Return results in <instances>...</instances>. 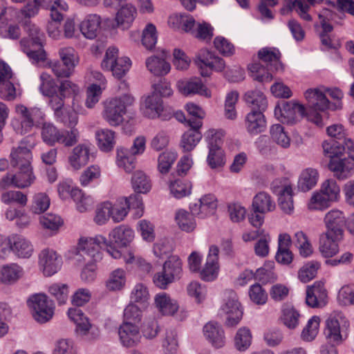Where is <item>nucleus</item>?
Returning <instances> with one entry per match:
<instances>
[{"mask_svg":"<svg viewBox=\"0 0 354 354\" xmlns=\"http://www.w3.org/2000/svg\"><path fill=\"white\" fill-rule=\"evenodd\" d=\"M258 57L266 69L261 63L252 64L250 66L252 77L259 82H269L272 80V73L282 68L280 54L270 48H263L259 51Z\"/></svg>","mask_w":354,"mask_h":354,"instance_id":"f257e3e1","label":"nucleus"},{"mask_svg":"<svg viewBox=\"0 0 354 354\" xmlns=\"http://www.w3.org/2000/svg\"><path fill=\"white\" fill-rule=\"evenodd\" d=\"M135 102V98L130 94H124L108 101L104 105V119L113 127L120 125L124 120L127 109Z\"/></svg>","mask_w":354,"mask_h":354,"instance_id":"f03ea898","label":"nucleus"},{"mask_svg":"<svg viewBox=\"0 0 354 354\" xmlns=\"http://www.w3.org/2000/svg\"><path fill=\"white\" fill-rule=\"evenodd\" d=\"M15 113L19 121L12 122L15 131L21 135L29 133L33 127L43 119L44 114L37 107H27L19 104L15 106Z\"/></svg>","mask_w":354,"mask_h":354,"instance_id":"7ed1b4c3","label":"nucleus"},{"mask_svg":"<svg viewBox=\"0 0 354 354\" xmlns=\"http://www.w3.org/2000/svg\"><path fill=\"white\" fill-rule=\"evenodd\" d=\"M118 49L114 46L109 47L102 61V68L107 71H111L113 75L120 79L123 77L129 70L131 62L127 57H119Z\"/></svg>","mask_w":354,"mask_h":354,"instance_id":"20e7f679","label":"nucleus"},{"mask_svg":"<svg viewBox=\"0 0 354 354\" xmlns=\"http://www.w3.org/2000/svg\"><path fill=\"white\" fill-rule=\"evenodd\" d=\"M28 304L32 310L34 319L39 323L48 322L54 315L53 301L44 294H37L31 297Z\"/></svg>","mask_w":354,"mask_h":354,"instance_id":"39448f33","label":"nucleus"},{"mask_svg":"<svg viewBox=\"0 0 354 354\" xmlns=\"http://www.w3.org/2000/svg\"><path fill=\"white\" fill-rule=\"evenodd\" d=\"M221 311L227 315L225 324L228 327L236 326L242 319L243 310L234 291L232 290L225 291Z\"/></svg>","mask_w":354,"mask_h":354,"instance_id":"423d86ee","label":"nucleus"},{"mask_svg":"<svg viewBox=\"0 0 354 354\" xmlns=\"http://www.w3.org/2000/svg\"><path fill=\"white\" fill-rule=\"evenodd\" d=\"M325 93H327L332 98L340 100L343 97L342 91L337 88H309L306 91L304 95L308 103L315 110L325 111L329 108L330 102L326 97Z\"/></svg>","mask_w":354,"mask_h":354,"instance_id":"0eeeda50","label":"nucleus"},{"mask_svg":"<svg viewBox=\"0 0 354 354\" xmlns=\"http://www.w3.org/2000/svg\"><path fill=\"white\" fill-rule=\"evenodd\" d=\"M140 109L142 114L150 119L159 118L166 121L173 116L171 111L164 108L162 100L156 93H152L144 98Z\"/></svg>","mask_w":354,"mask_h":354,"instance_id":"6e6552de","label":"nucleus"},{"mask_svg":"<svg viewBox=\"0 0 354 354\" xmlns=\"http://www.w3.org/2000/svg\"><path fill=\"white\" fill-rule=\"evenodd\" d=\"M195 63L203 77L210 75L211 71L221 72L225 67V61L207 49L203 48L196 55Z\"/></svg>","mask_w":354,"mask_h":354,"instance_id":"1a4fd4ad","label":"nucleus"},{"mask_svg":"<svg viewBox=\"0 0 354 354\" xmlns=\"http://www.w3.org/2000/svg\"><path fill=\"white\" fill-rule=\"evenodd\" d=\"M208 142L209 154L207 162L212 169H216L224 165V153L221 148L222 144L221 133L214 129H209L206 133Z\"/></svg>","mask_w":354,"mask_h":354,"instance_id":"9d476101","label":"nucleus"},{"mask_svg":"<svg viewBox=\"0 0 354 354\" xmlns=\"http://www.w3.org/2000/svg\"><path fill=\"white\" fill-rule=\"evenodd\" d=\"M35 145L32 137L24 138L17 147H12L10 154L11 165L13 167L28 168L32 160L31 149Z\"/></svg>","mask_w":354,"mask_h":354,"instance_id":"9b49d317","label":"nucleus"},{"mask_svg":"<svg viewBox=\"0 0 354 354\" xmlns=\"http://www.w3.org/2000/svg\"><path fill=\"white\" fill-rule=\"evenodd\" d=\"M275 117L282 123L294 124L306 116L304 106L294 101L286 102L274 109Z\"/></svg>","mask_w":354,"mask_h":354,"instance_id":"f8f14e48","label":"nucleus"},{"mask_svg":"<svg viewBox=\"0 0 354 354\" xmlns=\"http://www.w3.org/2000/svg\"><path fill=\"white\" fill-rule=\"evenodd\" d=\"M176 86L179 93L184 96L199 95L207 98L211 97L210 91L203 83L201 78L197 77L180 80Z\"/></svg>","mask_w":354,"mask_h":354,"instance_id":"ddd939ff","label":"nucleus"},{"mask_svg":"<svg viewBox=\"0 0 354 354\" xmlns=\"http://www.w3.org/2000/svg\"><path fill=\"white\" fill-rule=\"evenodd\" d=\"M104 245H107V240L101 235L96 236L94 238H88L84 240L80 239L78 245V253L85 259V255L97 261L101 259L100 249L104 248Z\"/></svg>","mask_w":354,"mask_h":354,"instance_id":"4468645a","label":"nucleus"},{"mask_svg":"<svg viewBox=\"0 0 354 354\" xmlns=\"http://www.w3.org/2000/svg\"><path fill=\"white\" fill-rule=\"evenodd\" d=\"M324 335L328 344L339 345L347 337L346 326H342L336 317L330 316L326 321Z\"/></svg>","mask_w":354,"mask_h":354,"instance_id":"2eb2a0df","label":"nucleus"},{"mask_svg":"<svg viewBox=\"0 0 354 354\" xmlns=\"http://www.w3.org/2000/svg\"><path fill=\"white\" fill-rule=\"evenodd\" d=\"M186 122L190 128L183 134L180 147L184 151H190L194 149L202 138V133L199 130L203 122L200 120H187Z\"/></svg>","mask_w":354,"mask_h":354,"instance_id":"dca6fc26","label":"nucleus"},{"mask_svg":"<svg viewBox=\"0 0 354 354\" xmlns=\"http://www.w3.org/2000/svg\"><path fill=\"white\" fill-rule=\"evenodd\" d=\"M39 263L45 276L50 277L61 268L62 261L56 252L53 250H43L39 256Z\"/></svg>","mask_w":354,"mask_h":354,"instance_id":"f3484780","label":"nucleus"},{"mask_svg":"<svg viewBox=\"0 0 354 354\" xmlns=\"http://www.w3.org/2000/svg\"><path fill=\"white\" fill-rule=\"evenodd\" d=\"M306 293V303L311 308H322L327 303V291L322 281L308 286Z\"/></svg>","mask_w":354,"mask_h":354,"instance_id":"a211bd4d","label":"nucleus"},{"mask_svg":"<svg viewBox=\"0 0 354 354\" xmlns=\"http://www.w3.org/2000/svg\"><path fill=\"white\" fill-rule=\"evenodd\" d=\"M218 252L217 246L211 245L209 247L206 263L200 271V277L203 281H212L217 277L219 270Z\"/></svg>","mask_w":354,"mask_h":354,"instance_id":"6ab92c4d","label":"nucleus"},{"mask_svg":"<svg viewBox=\"0 0 354 354\" xmlns=\"http://www.w3.org/2000/svg\"><path fill=\"white\" fill-rule=\"evenodd\" d=\"M121 344L125 347H133L138 344L141 339L140 329L132 322H123L118 328Z\"/></svg>","mask_w":354,"mask_h":354,"instance_id":"aec40b11","label":"nucleus"},{"mask_svg":"<svg viewBox=\"0 0 354 354\" xmlns=\"http://www.w3.org/2000/svg\"><path fill=\"white\" fill-rule=\"evenodd\" d=\"M342 234L328 231L320 235L319 250L324 257H332L339 252L337 243L342 239Z\"/></svg>","mask_w":354,"mask_h":354,"instance_id":"412c9836","label":"nucleus"},{"mask_svg":"<svg viewBox=\"0 0 354 354\" xmlns=\"http://www.w3.org/2000/svg\"><path fill=\"white\" fill-rule=\"evenodd\" d=\"M203 333L205 338L215 348H221L225 345V333L219 324L213 322L207 323L203 327Z\"/></svg>","mask_w":354,"mask_h":354,"instance_id":"4be33fe9","label":"nucleus"},{"mask_svg":"<svg viewBox=\"0 0 354 354\" xmlns=\"http://www.w3.org/2000/svg\"><path fill=\"white\" fill-rule=\"evenodd\" d=\"M91 150L86 144H80L75 147L68 156V162L75 170H79L89 162Z\"/></svg>","mask_w":354,"mask_h":354,"instance_id":"5701e85b","label":"nucleus"},{"mask_svg":"<svg viewBox=\"0 0 354 354\" xmlns=\"http://www.w3.org/2000/svg\"><path fill=\"white\" fill-rule=\"evenodd\" d=\"M263 111L252 110L245 117V127L251 135L263 132L266 127V120Z\"/></svg>","mask_w":354,"mask_h":354,"instance_id":"b1692460","label":"nucleus"},{"mask_svg":"<svg viewBox=\"0 0 354 354\" xmlns=\"http://www.w3.org/2000/svg\"><path fill=\"white\" fill-rule=\"evenodd\" d=\"M273 192L278 195L279 206L287 214H290L294 209L292 189L290 185L281 187H272Z\"/></svg>","mask_w":354,"mask_h":354,"instance_id":"393cba45","label":"nucleus"},{"mask_svg":"<svg viewBox=\"0 0 354 354\" xmlns=\"http://www.w3.org/2000/svg\"><path fill=\"white\" fill-rule=\"evenodd\" d=\"M24 269L17 263L5 265L0 268V283L12 285L23 277Z\"/></svg>","mask_w":354,"mask_h":354,"instance_id":"a878e982","label":"nucleus"},{"mask_svg":"<svg viewBox=\"0 0 354 354\" xmlns=\"http://www.w3.org/2000/svg\"><path fill=\"white\" fill-rule=\"evenodd\" d=\"M324 222L326 231L343 235V227L346 224V220L342 212L338 209L330 210L326 214Z\"/></svg>","mask_w":354,"mask_h":354,"instance_id":"bb28decb","label":"nucleus"},{"mask_svg":"<svg viewBox=\"0 0 354 354\" xmlns=\"http://www.w3.org/2000/svg\"><path fill=\"white\" fill-rule=\"evenodd\" d=\"M276 204L271 196L266 192H261L257 194L252 201V211L256 213L265 214L275 209Z\"/></svg>","mask_w":354,"mask_h":354,"instance_id":"cd10ccee","label":"nucleus"},{"mask_svg":"<svg viewBox=\"0 0 354 354\" xmlns=\"http://www.w3.org/2000/svg\"><path fill=\"white\" fill-rule=\"evenodd\" d=\"M137 12L131 4L125 3L120 7L115 16L117 27L126 30L130 28L134 21Z\"/></svg>","mask_w":354,"mask_h":354,"instance_id":"c85d7f7f","label":"nucleus"},{"mask_svg":"<svg viewBox=\"0 0 354 354\" xmlns=\"http://www.w3.org/2000/svg\"><path fill=\"white\" fill-rule=\"evenodd\" d=\"M101 18L95 14L88 15L80 24V31L87 39L95 38L100 30Z\"/></svg>","mask_w":354,"mask_h":354,"instance_id":"c756f323","label":"nucleus"},{"mask_svg":"<svg viewBox=\"0 0 354 354\" xmlns=\"http://www.w3.org/2000/svg\"><path fill=\"white\" fill-rule=\"evenodd\" d=\"M133 236V231L126 225L116 227L109 234L110 241L120 247H126Z\"/></svg>","mask_w":354,"mask_h":354,"instance_id":"7c9ffc66","label":"nucleus"},{"mask_svg":"<svg viewBox=\"0 0 354 354\" xmlns=\"http://www.w3.org/2000/svg\"><path fill=\"white\" fill-rule=\"evenodd\" d=\"M327 133L330 138L344 141L346 146L348 157L354 160V141L350 138H346L343 126L341 124H333L327 128Z\"/></svg>","mask_w":354,"mask_h":354,"instance_id":"2f4dec72","label":"nucleus"},{"mask_svg":"<svg viewBox=\"0 0 354 354\" xmlns=\"http://www.w3.org/2000/svg\"><path fill=\"white\" fill-rule=\"evenodd\" d=\"M155 304L159 311L164 315H174L179 308L177 301L165 292L156 295Z\"/></svg>","mask_w":354,"mask_h":354,"instance_id":"473e14b6","label":"nucleus"},{"mask_svg":"<svg viewBox=\"0 0 354 354\" xmlns=\"http://www.w3.org/2000/svg\"><path fill=\"white\" fill-rule=\"evenodd\" d=\"M131 183L133 189L137 194H147L152 187L150 178L140 170L133 174Z\"/></svg>","mask_w":354,"mask_h":354,"instance_id":"72a5a7b5","label":"nucleus"},{"mask_svg":"<svg viewBox=\"0 0 354 354\" xmlns=\"http://www.w3.org/2000/svg\"><path fill=\"white\" fill-rule=\"evenodd\" d=\"M44 7L49 9L51 21L60 24L64 19L63 12L68 10L67 3L63 0H44Z\"/></svg>","mask_w":354,"mask_h":354,"instance_id":"f704fd0d","label":"nucleus"},{"mask_svg":"<svg viewBox=\"0 0 354 354\" xmlns=\"http://www.w3.org/2000/svg\"><path fill=\"white\" fill-rule=\"evenodd\" d=\"M319 174L317 169L307 168L304 170L298 181V188L302 192H308L313 189L317 184Z\"/></svg>","mask_w":354,"mask_h":354,"instance_id":"c9c22d12","label":"nucleus"},{"mask_svg":"<svg viewBox=\"0 0 354 354\" xmlns=\"http://www.w3.org/2000/svg\"><path fill=\"white\" fill-rule=\"evenodd\" d=\"M12 252L20 258H29L33 252L32 245L25 238L20 236L11 237Z\"/></svg>","mask_w":354,"mask_h":354,"instance_id":"e433bc0d","label":"nucleus"},{"mask_svg":"<svg viewBox=\"0 0 354 354\" xmlns=\"http://www.w3.org/2000/svg\"><path fill=\"white\" fill-rule=\"evenodd\" d=\"M95 137L97 146L100 150L107 152L111 151L115 144V132L108 129H102L96 131Z\"/></svg>","mask_w":354,"mask_h":354,"instance_id":"4c0bfd02","label":"nucleus"},{"mask_svg":"<svg viewBox=\"0 0 354 354\" xmlns=\"http://www.w3.org/2000/svg\"><path fill=\"white\" fill-rule=\"evenodd\" d=\"M244 100L252 110L266 111L268 102L264 94L260 91H250L245 93Z\"/></svg>","mask_w":354,"mask_h":354,"instance_id":"58836bf2","label":"nucleus"},{"mask_svg":"<svg viewBox=\"0 0 354 354\" xmlns=\"http://www.w3.org/2000/svg\"><path fill=\"white\" fill-rule=\"evenodd\" d=\"M354 167L353 163H350L346 158L335 159L330 158L328 164V168L335 174V176L339 179L347 178L350 170Z\"/></svg>","mask_w":354,"mask_h":354,"instance_id":"ea45409f","label":"nucleus"},{"mask_svg":"<svg viewBox=\"0 0 354 354\" xmlns=\"http://www.w3.org/2000/svg\"><path fill=\"white\" fill-rule=\"evenodd\" d=\"M20 45L23 51L35 62H43L46 59V52L42 45H29V41L22 39Z\"/></svg>","mask_w":354,"mask_h":354,"instance_id":"a19ab883","label":"nucleus"},{"mask_svg":"<svg viewBox=\"0 0 354 354\" xmlns=\"http://www.w3.org/2000/svg\"><path fill=\"white\" fill-rule=\"evenodd\" d=\"M146 66L148 70L154 75L162 76L166 75L170 71V65L164 58L157 56H151L146 60Z\"/></svg>","mask_w":354,"mask_h":354,"instance_id":"79ce46f5","label":"nucleus"},{"mask_svg":"<svg viewBox=\"0 0 354 354\" xmlns=\"http://www.w3.org/2000/svg\"><path fill=\"white\" fill-rule=\"evenodd\" d=\"M162 270L174 281L180 279L183 272L182 261L178 256H170L163 264Z\"/></svg>","mask_w":354,"mask_h":354,"instance_id":"37998d69","label":"nucleus"},{"mask_svg":"<svg viewBox=\"0 0 354 354\" xmlns=\"http://www.w3.org/2000/svg\"><path fill=\"white\" fill-rule=\"evenodd\" d=\"M24 30L29 36V45H42L45 40V35L39 28L32 24L29 19L24 22Z\"/></svg>","mask_w":354,"mask_h":354,"instance_id":"c03bdc74","label":"nucleus"},{"mask_svg":"<svg viewBox=\"0 0 354 354\" xmlns=\"http://www.w3.org/2000/svg\"><path fill=\"white\" fill-rule=\"evenodd\" d=\"M324 155L330 158H336L347 149L344 141L330 138L322 143Z\"/></svg>","mask_w":354,"mask_h":354,"instance_id":"a18cd8bd","label":"nucleus"},{"mask_svg":"<svg viewBox=\"0 0 354 354\" xmlns=\"http://www.w3.org/2000/svg\"><path fill=\"white\" fill-rule=\"evenodd\" d=\"M176 221L178 227L187 232H192L196 226L194 214L184 210L179 209L176 214Z\"/></svg>","mask_w":354,"mask_h":354,"instance_id":"49530a36","label":"nucleus"},{"mask_svg":"<svg viewBox=\"0 0 354 354\" xmlns=\"http://www.w3.org/2000/svg\"><path fill=\"white\" fill-rule=\"evenodd\" d=\"M270 133L272 141L278 145L283 148H288L290 146V139L281 124H273L270 127Z\"/></svg>","mask_w":354,"mask_h":354,"instance_id":"de8ad7c7","label":"nucleus"},{"mask_svg":"<svg viewBox=\"0 0 354 354\" xmlns=\"http://www.w3.org/2000/svg\"><path fill=\"white\" fill-rule=\"evenodd\" d=\"M19 171L14 174L15 187L24 189L29 187L34 180L31 167L19 168Z\"/></svg>","mask_w":354,"mask_h":354,"instance_id":"09e8293b","label":"nucleus"},{"mask_svg":"<svg viewBox=\"0 0 354 354\" xmlns=\"http://www.w3.org/2000/svg\"><path fill=\"white\" fill-rule=\"evenodd\" d=\"M1 201L6 205L15 203L24 207L27 205L28 198L26 194L20 191L9 190L1 194Z\"/></svg>","mask_w":354,"mask_h":354,"instance_id":"8fccbe9b","label":"nucleus"},{"mask_svg":"<svg viewBox=\"0 0 354 354\" xmlns=\"http://www.w3.org/2000/svg\"><path fill=\"white\" fill-rule=\"evenodd\" d=\"M118 165L127 172H131L136 167V158L127 149H118L117 151Z\"/></svg>","mask_w":354,"mask_h":354,"instance_id":"3c124183","label":"nucleus"},{"mask_svg":"<svg viewBox=\"0 0 354 354\" xmlns=\"http://www.w3.org/2000/svg\"><path fill=\"white\" fill-rule=\"evenodd\" d=\"M58 53L60 61L64 62V65L74 71L79 63V56L76 50L73 47H63L59 48Z\"/></svg>","mask_w":354,"mask_h":354,"instance_id":"603ef678","label":"nucleus"},{"mask_svg":"<svg viewBox=\"0 0 354 354\" xmlns=\"http://www.w3.org/2000/svg\"><path fill=\"white\" fill-rule=\"evenodd\" d=\"M171 194L176 198H182L191 194L192 184L180 179L171 182L169 185Z\"/></svg>","mask_w":354,"mask_h":354,"instance_id":"864d4df0","label":"nucleus"},{"mask_svg":"<svg viewBox=\"0 0 354 354\" xmlns=\"http://www.w3.org/2000/svg\"><path fill=\"white\" fill-rule=\"evenodd\" d=\"M80 132L76 128L70 130L60 129L57 143L70 147L78 142Z\"/></svg>","mask_w":354,"mask_h":354,"instance_id":"5fc2aeb1","label":"nucleus"},{"mask_svg":"<svg viewBox=\"0 0 354 354\" xmlns=\"http://www.w3.org/2000/svg\"><path fill=\"white\" fill-rule=\"evenodd\" d=\"M299 317V313L292 306H284L282 309L281 319L290 329H294L298 326Z\"/></svg>","mask_w":354,"mask_h":354,"instance_id":"6e6d98bb","label":"nucleus"},{"mask_svg":"<svg viewBox=\"0 0 354 354\" xmlns=\"http://www.w3.org/2000/svg\"><path fill=\"white\" fill-rule=\"evenodd\" d=\"M320 191L333 202L340 197V188L335 180L328 179L323 182Z\"/></svg>","mask_w":354,"mask_h":354,"instance_id":"4d7b16f0","label":"nucleus"},{"mask_svg":"<svg viewBox=\"0 0 354 354\" xmlns=\"http://www.w3.org/2000/svg\"><path fill=\"white\" fill-rule=\"evenodd\" d=\"M59 130L50 123H44L41 128V138L43 141L50 146H54L57 141Z\"/></svg>","mask_w":354,"mask_h":354,"instance_id":"13d9d810","label":"nucleus"},{"mask_svg":"<svg viewBox=\"0 0 354 354\" xmlns=\"http://www.w3.org/2000/svg\"><path fill=\"white\" fill-rule=\"evenodd\" d=\"M252 335L249 329L243 327L238 330L234 337V345L237 350L244 351L250 346Z\"/></svg>","mask_w":354,"mask_h":354,"instance_id":"bf43d9fd","label":"nucleus"},{"mask_svg":"<svg viewBox=\"0 0 354 354\" xmlns=\"http://www.w3.org/2000/svg\"><path fill=\"white\" fill-rule=\"evenodd\" d=\"M177 153L172 151H166L160 154L158 160V169L162 174L169 172L171 165L177 158Z\"/></svg>","mask_w":354,"mask_h":354,"instance_id":"052dcab7","label":"nucleus"},{"mask_svg":"<svg viewBox=\"0 0 354 354\" xmlns=\"http://www.w3.org/2000/svg\"><path fill=\"white\" fill-rule=\"evenodd\" d=\"M71 196L76 203L77 209L80 212H86L92 205V199L89 196H85L82 191L78 188L71 189Z\"/></svg>","mask_w":354,"mask_h":354,"instance_id":"680f3d73","label":"nucleus"},{"mask_svg":"<svg viewBox=\"0 0 354 354\" xmlns=\"http://www.w3.org/2000/svg\"><path fill=\"white\" fill-rule=\"evenodd\" d=\"M127 202L123 198L118 199L115 203H111V218L115 223H119L124 219L128 214L126 207Z\"/></svg>","mask_w":354,"mask_h":354,"instance_id":"e2e57ef3","label":"nucleus"},{"mask_svg":"<svg viewBox=\"0 0 354 354\" xmlns=\"http://www.w3.org/2000/svg\"><path fill=\"white\" fill-rule=\"evenodd\" d=\"M165 354H175L178 349L177 333L175 329L169 328L166 330L162 342Z\"/></svg>","mask_w":354,"mask_h":354,"instance_id":"0e129e2a","label":"nucleus"},{"mask_svg":"<svg viewBox=\"0 0 354 354\" xmlns=\"http://www.w3.org/2000/svg\"><path fill=\"white\" fill-rule=\"evenodd\" d=\"M40 80L39 90L44 95L50 97L58 93V86L49 75L42 73Z\"/></svg>","mask_w":354,"mask_h":354,"instance_id":"69168bd1","label":"nucleus"},{"mask_svg":"<svg viewBox=\"0 0 354 354\" xmlns=\"http://www.w3.org/2000/svg\"><path fill=\"white\" fill-rule=\"evenodd\" d=\"M125 284V273L122 269H116L113 271L109 280L106 281V287L109 290H118L122 288Z\"/></svg>","mask_w":354,"mask_h":354,"instance_id":"338daca9","label":"nucleus"},{"mask_svg":"<svg viewBox=\"0 0 354 354\" xmlns=\"http://www.w3.org/2000/svg\"><path fill=\"white\" fill-rule=\"evenodd\" d=\"M50 205V198L44 193H38L33 197L30 210L34 214L44 213Z\"/></svg>","mask_w":354,"mask_h":354,"instance_id":"774afa93","label":"nucleus"}]
</instances>
